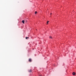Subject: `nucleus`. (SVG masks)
<instances>
[{
    "label": "nucleus",
    "mask_w": 76,
    "mask_h": 76,
    "mask_svg": "<svg viewBox=\"0 0 76 76\" xmlns=\"http://www.w3.org/2000/svg\"><path fill=\"white\" fill-rule=\"evenodd\" d=\"M72 75L74 76L75 75H76V73L75 72H74L72 73Z\"/></svg>",
    "instance_id": "1"
},
{
    "label": "nucleus",
    "mask_w": 76,
    "mask_h": 76,
    "mask_svg": "<svg viewBox=\"0 0 76 76\" xmlns=\"http://www.w3.org/2000/svg\"><path fill=\"white\" fill-rule=\"evenodd\" d=\"M29 72H30V73H31V72H32V70L31 69H30L29 70Z\"/></svg>",
    "instance_id": "2"
},
{
    "label": "nucleus",
    "mask_w": 76,
    "mask_h": 76,
    "mask_svg": "<svg viewBox=\"0 0 76 76\" xmlns=\"http://www.w3.org/2000/svg\"><path fill=\"white\" fill-rule=\"evenodd\" d=\"M22 23H25V20H23L22 21Z\"/></svg>",
    "instance_id": "3"
},
{
    "label": "nucleus",
    "mask_w": 76,
    "mask_h": 76,
    "mask_svg": "<svg viewBox=\"0 0 76 76\" xmlns=\"http://www.w3.org/2000/svg\"><path fill=\"white\" fill-rule=\"evenodd\" d=\"M29 61L31 62L32 61V60L31 59H29Z\"/></svg>",
    "instance_id": "4"
},
{
    "label": "nucleus",
    "mask_w": 76,
    "mask_h": 76,
    "mask_svg": "<svg viewBox=\"0 0 76 76\" xmlns=\"http://www.w3.org/2000/svg\"><path fill=\"white\" fill-rule=\"evenodd\" d=\"M49 38H52L53 37L51 36H50Z\"/></svg>",
    "instance_id": "5"
},
{
    "label": "nucleus",
    "mask_w": 76,
    "mask_h": 76,
    "mask_svg": "<svg viewBox=\"0 0 76 76\" xmlns=\"http://www.w3.org/2000/svg\"><path fill=\"white\" fill-rule=\"evenodd\" d=\"M48 22H49V21H48L47 22V24H48Z\"/></svg>",
    "instance_id": "6"
},
{
    "label": "nucleus",
    "mask_w": 76,
    "mask_h": 76,
    "mask_svg": "<svg viewBox=\"0 0 76 76\" xmlns=\"http://www.w3.org/2000/svg\"><path fill=\"white\" fill-rule=\"evenodd\" d=\"M26 38H29V37H26Z\"/></svg>",
    "instance_id": "7"
},
{
    "label": "nucleus",
    "mask_w": 76,
    "mask_h": 76,
    "mask_svg": "<svg viewBox=\"0 0 76 76\" xmlns=\"http://www.w3.org/2000/svg\"><path fill=\"white\" fill-rule=\"evenodd\" d=\"M35 14H36V13H37V12H35Z\"/></svg>",
    "instance_id": "8"
},
{
    "label": "nucleus",
    "mask_w": 76,
    "mask_h": 76,
    "mask_svg": "<svg viewBox=\"0 0 76 76\" xmlns=\"http://www.w3.org/2000/svg\"><path fill=\"white\" fill-rule=\"evenodd\" d=\"M50 15H52V13H50Z\"/></svg>",
    "instance_id": "9"
},
{
    "label": "nucleus",
    "mask_w": 76,
    "mask_h": 76,
    "mask_svg": "<svg viewBox=\"0 0 76 76\" xmlns=\"http://www.w3.org/2000/svg\"><path fill=\"white\" fill-rule=\"evenodd\" d=\"M39 76H42V75H39Z\"/></svg>",
    "instance_id": "10"
}]
</instances>
